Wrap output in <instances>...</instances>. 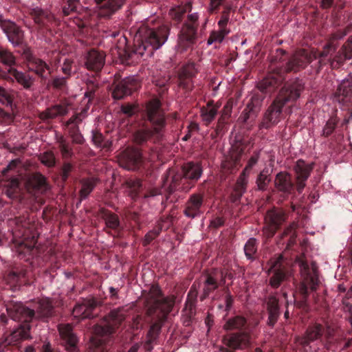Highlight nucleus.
Listing matches in <instances>:
<instances>
[{"label":"nucleus","instance_id":"f257e3e1","mask_svg":"<svg viewBox=\"0 0 352 352\" xmlns=\"http://www.w3.org/2000/svg\"><path fill=\"white\" fill-rule=\"evenodd\" d=\"M168 35L169 28L166 25L156 29L145 25H141L137 32L133 49L126 46V38L124 36L120 38V43L123 45V48L118 47L121 63L126 65H131L138 63L141 59H147L166 43Z\"/></svg>","mask_w":352,"mask_h":352},{"label":"nucleus","instance_id":"f03ea898","mask_svg":"<svg viewBox=\"0 0 352 352\" xmlns=\"http://www.w3.org/2000/svg\"><path fill=\"white\" fill-rule=\"evenodd\" d=\"M175 304L174 296H164L160 287L153 285L146 296V314L155 321L151 325L146 338L157 340L162 327Z\"/></svg>","mask_w":352,"mask_h":352},{"label":"nucleus","instance_id":"7ed1b4c3","mask_svg":"<svg viewBox=\"0 0 352 352\" xmlns=\"http://www.w3.org/2000/svg\"><path fill=\"white\" fill-rule=\"evenodd\" d=\"M144 120L142 126L133 134L134 142L142 145L148 141H160L164 135L166 122L158 99H153L147 103Z\"/></svg>","mask_w":352,"mask_h":352},{"label":"nucleus","instance_id":"20e7f679","mask_svg":"<svg viewBox=\"0 0 352 352\" xmlns=\"http://www.w3.org/2000/svg\"><path fill=\"white\" fill-rule=\"evenodd\" d=\"M305 89L302 80L296 78L287 82L280 89L278 94L265 112L258 127L269 129L276 125L283 115V108L287 102L296 101Z\"/></svg>","mask_w":352,"mask_h":352},{"label":"nucleus","instance_id":"39448f33","mask_svg":"<svg viewBox=\"0 0 352 352\" xmlns=\"http://www.w3.org/2000/svg\"><path fill=\"white\" fill-rule=\"evenodd\" d=\"M129 308L127 306L114 309L98 324L94 327V336L92 338V344L99 349L98 352H108L109 342L125 320Z\"/></svg>","mask_w":352,"mask_h":352},{"label":"nucleus","instance_id":"423d86ee","mask_svg":"<svg viewBox=\"0 0 352 352\" xmlns=\"http://www.w3.org/2000/svg\"><path fill=\"white\" fill-rule=\"evenodd\" d=\"M337 47L338 46L336 43L327 42L324 45L322 50L319 53L316 50L308 52L305 49L300 50L296 52L288 60L286 63L285 69L287 72H298L305 69L308 64L317 58H320L318 65L320 69L328 63V60H326L325 58L336 52Z\"/></svg>","mask_w":352,"mask_h":352},{"label":"nucleus","instance_id":"0eeeda50","mask_svg":"<svg viewBox=\"0 0 352 352\" xmlns=\"http://www.w3.org/2000/svg\"><path fill=\"white\" fill-rule=\"evenodd\" d=\"M202 174L203 167L201 163L195 162L184 163L182 166L181 171L172 175L167 187L168 193L172 194L175 191L188 192L195 186Z\"/></svg>","mask_w":352,"mask_h":352},{"label":"nucleus","instance_id":"6e6552de","mask_svg":"<svg viewBox=\"0 0 352 352\" xmlns=\"http://www.w3.org/2000/svg\"><path fill=\"white\" fill-rule=\"evenodd\" d=\"M302 281L300 283L298 290L300 295V299L295 301V305L302 310L308 309V298L309 289L311 292L316 291L320 283L318 279L317 266L312 263L309 266L307 261H301L299 263Z\"/></svg>","mask_w":352,"mask_h":352},{"label":"nucleus","instance_id":"1a4fd4ad","mask_svg":"<svg viewBox=\"0 0 352 352\" xmlns=\"http://www.w3.org/2000/svg\"><path fill=\"white\" fill-rule=\"evenodd\" d=\"M327 338L330 333L322 324L315 323L308 326L302 336H296V352H318L320 346L324 345L322 336Z\"/></svg>","mask_w":352,"mask_h":352},{"label":"nucleus","instance_id":"9d476101","mask_svg":"<svg viewBox=\"0 0 352 352\" xmlns=\"http://www.w3.org/2000/svg\"><path fill=\"white\" fill-rule=\"evenodd\" d=\"M29 14L36 25V30L39 34L47 36L52 33V28L56 25L55 16L49 10L39 7L30 8Z\"/></svg>","mask_w":352,"mask_h":352},{"label":"nucleus","instance_id":"9b49d317","mask_svg":"<svg viewBox=\"0 0 352 352\" xmlns=\"http://www.w3.org/2000/svg\"><path fill=\"white\" fill-rule=\"evenodd\" d=\"M197 13L188 15L187 20L184 23L179 34L178 44L182 50H186L196 41L199 25Z\"/></svg>","mask_w":352,"mask_h":352},{"label":"nucleus","instance_id":"f8f14e48","mask_svg":"<svg viewBox=\"0 0 352 352\" xmlns=\"http://www.w3.org/2000/svg\"><path fill=\"white\" fill-rule=\"evenodd\" d=\"M111 87L113 98L122 100L136 91L140 87V82L135 76H128L120 80H114Z\"/></svg>","mask_w":352,"mask_h":352},{"label":"nucleus","instance_id":"ddd939ff","mask_svg":"<svg viewBox=\"0 0 352 352\" xmlns=\"http://www.w3.org/2000/svg\"><path fill=\"white\" fill-rule=\"evenodd\" d=\"M6 308L10 318L25 324H29L36 316L34 309H30L21 302L9 300L6 303Z\"/></svg>","mask_w":352,"mask_h":352},{"label":"nucleus","instance_id":"4468645a","mask_svg":"<svg viewBox=\"0 0 352 352\" xmlns=\"http://www.w3.org/2000/svg\"><path fill=\"white\" fill-rule=\"evenodd\" d=\"M285 67L286 65L283 68L275 70L258 82L257 88L261 94H271L283 84L285 80L284 74L290 72H287Z\"/></svg>","mask_w":352,"mask_h":352},{"label":"nucleus","instance_id":"2eb2a0df","mask_svg":"<svg viewBox=\"0 0 352 352\" xmlns=\"http://www.w3.org/2000/svg\"><path fill=\"white\" fill-rule=\"evenodd\" d=\"M285 212L278 208H274L267 212L265 220L266 226L263 232L267 239L272 238L281 225L286 221Z\"/></svg>","mask_w":352,"mask_h":352},{"label":"nucleus","instance_id":"dca6fc26","mask_svg":"<svg viewBox=\"0 0 352 352\" xmlns=\"http://www.w3.org/2000/svg\"><path fill=\"white\" fill-rule=\"evenodd\" d=\"M119 163L120 166L126 170H138L143 167L144 160L140 149L129 148L121 153Z\"/></svg>","mask_w":352,"mask_h":352},{"label":"nucleus","instance_id":"f3484780","mask_svg":"<svg viewBox=\"0 0 352 352\" xmlns=\"http://www.w3.org/2000/svg\"><path fill=\"white\" fill-rule=\"evenodd\" d=\"M101 304L102 302L94 297L84 298L81 302L76 303L73 309L72 314L75 318L79 319L94 318L97 315L94 312L96 309Z\"/></svg>","mask_w":352,"mask_h":352},{"label":"nucleus","instance_id":"a211bd4d","mask_svg":"<svg viewBox=\"0 0 352 352\" xmlns=\"http://www.w3.org/2000/svg\"><path fill=\"white\" fill-rule=\"evenodd\" d=\"M268 274H272L269 280L270 285L274 289L279 287L281 283L286 279L288 274L287 268L283 263L282 256H279L278 258L270 261Z\"/></svg>","mask_w":352,"mask_h":352},{"label":"nucleus","instance_id":"6ab92c4d","mask_svg":"<svg viewBox=\"0 0 352 352\" xmlns=\"http://www.w3.org/2000/svg\"><path fill=\"white\" fill-rule=\"evenodd\" d=\"M205 199L201 193L190 195L185 204L184 214L190 219L200 217L205 211Z\"/></svg>","mask_w":352,"mask_h":352},{"label":"nucleus","instance_id":"aec40b11","mask_svg":"<svg viewBox=\"0 0 352 352\" xmlns=\"http://www.w3.org/2000/svg\"><path fill=\"white\" fill-rule=\"evenodd\" d=\"M58 330L62 340V344L67 352H81L78 346V339L69 324H60Z\"/></svg>","mask_w":352,"mask_h":352},{"label":"nucleus","instance_id":"412c9836","mask_svg":"<svg viewBox=\"0 0 352 352\" xmlns=\"http://www.w3.org/2000/svg\"><path fill=\"white\" fill-rule=\"evenodd\" d=\"M223 342L233 350H243L250 345V336L245 331L231 333L223 338Z\"/></svg>","mask_w":352,"mask_h":352},{"label":"nucleus","instance_id":"4be33fe9","mask_svg":"<svg viewBox=\"0 0 352 352\" xmlns=\"http://www.w3.org/2000/svg\"><path fill=\"white\" fill-rule=\"evenodd\" d=\"M0 26L6 34L8 41L14 46L24 43V32L16 23L10 21H0Z\"/></svg>","mask_w":352,"mask_h":352},{"label":"nucleus","instance_id":"5701e85b","mask_svg":"<svg viewBox=\"0 0 352 352\" xmlns=\"http://www.w3.org/2000/svg\"><path fill=\"white\" fill-rule=\"evenodd\" d=\"M274 186L283 199H286L294 191V184L292 175L287 172H279L274 179Z\"/></svg>","mask_w":352,"mask_h":352},{"label":"nucleus","instance_id":"b1692460","mask_svg":"<svg viewBox=\"0 0 352 352\" xmlns=\"http://www.w3.org/2000/svg\"><path fill=\"white\" fill-rule=\"evenodd\" d=\"M265 98V95L261 92L253 94L241 116L243 122H247L250 118L254 119L257 116Z\"/></svg>","mask_w":352,"mask_h":352},{"label":"nucleus","instance_id":"393cba45","mask_svg":"<svg viewBox=\"0 0 352 352\" xmlns=\"http://www.w3.org/2000/svg\"><path fill=\"white\" fill-rule=\"evenodd\" d=\"M27 60L29 70L33 72L42 80L45 81L48 78V76L51 74L50 65L43 60L32 54L28 55Z\"/></svg>","mask_w":352,"mask_h":352},{"label":"nucleus","instance_id":"a878e982","mask_svg":"<svg viewBox=\"0 0 352 352\" xmlns=\"http://www.w3.org/2000/svg\"><path fill=\"white\" fill-rule=\"evenodd\" d=\"M30 325L29 324H20L17 329L12 331L9 335L1 337L0 344L15 345L30 338Z\"/></svg>","mask_w":352,"mask_h":352},{"label":"nucleus","instance_id":"bb28decb","mask_svg":"<svg viewBox=\"0 0 352 352\" xmlns=\"http://www.w3.org/2000/svg\"><path fill=\"white\" fill-rule=\"evenodd\" d=\"M313 169V166L299 160L294 166V170L296 174V189L301 193L305 187V182L309 178Z\"/></svg>","mask_w":352,"mask_h":352},{"label":"nucleus","instance_id":"cd10ccee","mask_svg":"<svg viewBox=\"0 0 352 352\" xmlns=\"http://www.w3.org/2000/svg\"><path fill=\"white\" fill-rule=\"evenodd\" d=\"M204 278L202 294L199 296L201 301L206 300L212 292L217 289L220 285H222V284H220L219 280L217 269H213L210 272L207 273L204 276Z\"/></svg>","mask_w":352,"mask_h":352},{"label":"nucleus","instance_id":"c85d7f7f","mask_svg":"<svg viewBox=\"0 0 352 352\" xmlns=\"http://www.w3.org/2000/svg\"><path fill=\"white\" fill-rule=\"evenodd\" d=\"M105 54L95 49L89 50L85 56V66L94 72L100 71L104 65Z\"/></svg>","mask_w":352,"mask_h":352},{"label":"nucleus","instance_id":"c756f323","mask_svg":"<svg viewBox=\"0 0 352 352\" xmlns=\"http://www.w3.org/2000/svg\"><path fill=\"white\" fill-rule=\"evenodd\" d=\"M99 9V14L102 17H109L120 9L125 0H94Z\"/></svg>","mask_w":352,"mask_h":352},{"label":"nucleus","instance_id":"7c9ffc66","mask_svg":"<svg viewBox=\"0 0 352 352\" xmlns=\"http://www.w3.org/2000/svg\"><path fill=\"white\" fill-rule=\"evenodd\" d=\"M352 96V76H349L342 80L333 94L335 101L344 104L349 101Z\"/></svg>","mask_w":352,"mask_h":352},{"label":"nucleus","instance_id":"2f4dec72","mask_svg":"<svg viewBox=\"0 0 352 352\" xmlns=\"http://www.w3.org/2000/svg\"><path fill=\"white\" fill-rule=\"evenodd\" d=\"M266 309L268 314L267 324L273 328L280 315L278 299L275 296H268L266 300Z\"/></svg>","mask_w":352,"mask_h":352},{"label":"nucleus","instance_id":"473e14b6","mask_svg":"<svg viewBox=\"0 0 352 352\" xmlns=\"http://www.w3.org/2000/svg\"><path fill=\"white\" fill-rule=\"evenodd\" d=\"M27 270L23 268H14L5 276V280L13 290L17 289L21 285L26 284Z\"/></svg>","mask_w":352,"mask_h":352},{"label":"nucleus","instance_id":"72a5a7b5","mask_svg":"<svg viewBox=\"0 0 352 352\" xmlns=\"http://www.w3.org/2000/svg\"><path fill=\"white\" fill-rule=\"evenodd\" d=\"M14 248L20 256L25 257L31 254L36 244L34 237L29 239L28 237L23 236L22 238L16 239V236L13 239Z\"/></svg>","mask_w":352,"mask_h":352},{"label":"nucleus","instance_id":"f704fd0d","mask_svg":"<svg viewBox=\"0 0 352 352\" xmlns=\"http://www.w3.org/2000/svg\"><path fill=\"white\" fill-rule=\"evenodd\" d=\"M69 112L67 105L57 104L47 108L45 111L41 112L38 118L45 122L49 120H53L58 117L66 116Z\"/></svg>","mask_w":352,"mask_h":352},{"label":"nucleus","instance_id":"c9c22d12","mask_svg":"<svg viewBox=\"0 0 352 352\" xmlns=\"http://www.w3.org/2000/svg\"><path fill=\"white\" fill-rule=\"evenodd\" d=\"M98 212L100 217L104 221L107 228L114 230L118 234L122 230V228L118 214L104 208H101Z\"/></svg>","mask_w":352,"mask_h":352},{"label":"nucleus","instance_id":"e433bc0d","mask_svg":"<svg viewBox=\"0 0 352 352\" xmlns=\"http://www.w3.org/2000/svg\"><path fill=\"white\" fill-rule=\"evenodd\" d=\"M36 316L34 318L41 320H47L54 314V307L50 298H43L40 300L35 307Z\"/></svg>","mask_w":352,"mask_h":352},{"label":"nucleus","instance_id":"4c0bfd02","mask_svg":"<svg viewBox=\"0 0 352 352\" xmlns=\"http://www.w3.org/2000/svg\"><path fill=\"white\" fill-rule=\"evenodd\" d=\"M221 103L214 102V100H209L206 107L201 109V118L206 126H209L215 119L219 112Z\"/></svg>","mask_w":352,"mask_h":352},{"label":"nucleus","instance_id":"58836bf2","mask_svg":"<svg viewBox=\"0 0 352 352\" xmlns=\"http://www.w3.org/2000/svg\"><path fill=\"white\" fill-rule=\"evenodd\" d=\"M56 142L64 160H68L74 156L73 144L68 139L62 135L56 134Z\"/></svg>","mask_w":352,"mask_h":352},{"label":"nucleus","instance_id":"ea45409f","mask_svg":"<svg viewBox=\"0 0 352 352\" xmlns=\"http://www.w3.org/2000/svg\"><path fill=\"white\" fill-rule=\"evenodd\" d=\"M8 72L25 89H30L34 82V78L28 73L18 71L13 67L10 68Z\"/></svg>","mask_w":352,"mask_h":352},{"label":"nucleus","instance_id":"a19ab883","mask_svg":"<svg viewBox=\"0 0 352 352\" xmlns=\"http://www.w3.org/2000/svg\"><path fill=\"white\" fill-rule=\"evenodd\" d=\"M197 294L196 286L193 284L188 293L184 308L190 319L195 314Z\"/></svg>","mask_w":352,"mask_h":352},{"label":"nucleus","instance_id":"79ce46f5","mask_svg":"<svg viewBox=\"0 0 352 352\" xmlns=\"http://www.w3.org/2000/svg\"><path fill=\"white\" fill-rule=\"evenodd\" d=\"M98 179L96 177L82 178L80 180L81 189L79 191L80 200L86 199L94 189Z\"/></svg>","mask_w":352,"mask_h":352},{"label":"nucleus","instance_id":"37998d69","mask_svg":"<svg viewBox=\"0 0 352 352\" xmlns=\"http://www.w3.org/2000/svg\"><path fill=\"white\" fill-rule=\"evenodd\" d=\"M247 325V320L242 316H236L229 318L225 324L223 329L226 331L232 330H244Z\"/></svg>","mask_w":352,"mask_h":352},{"label":"nucleus","instance_id":"c03bdc74","mask_svg":"<svg viewBox=\"0 0 352 352\" xmlns=\"http://www.w3.org/2000/svg\"><path fill=\"white\" fill-rule=\"evenodd\" d=\"M192 9V4L190 1H187L184 6H178L173 8L169 11V15L175 22L179 23L185 13L190 12Z\"/></svg>","mask_w":352,"mask_h":352},{"label":"nucleus","instance_id":"a18cd8bd","mask_svg":"<svg viewBox=\"0 0 352 352\" xmlns=\"http://www.w3.org/2000/svg\"><path fill=\"white\" fill-rule=\"evenodd\" d=\"M258 242L255 238L249 239L245 243L243 250L247 259L253 261L256 259L258 250Z\"/></svg>","mask_w":352,"mask_h":352},{"label":"nucleus","instance_id":"49530a36","mask_svg":"<svg viewBox=\"0 0 352 352\" xmlns=\"http://www.w3.org/2000/svg\"><path fill=\"white\" fill-rule=\"evenodd\" d=\"M91 141L97 147L109 150L112 146V142L109 140H105L103 135L96 130L92 131Z\"/></svg>","mask_w":352,"mask_h":352},{"label":"nucleus","instance_id":"de8ad7c7","mask_svg":"<svg viewBox=\"0 0 352 352\" xmlns=\"http://www.w3.org/2000/svg\"><path fill=\"white\" fill-rule=\"evenodd\" d=\"M99 89V84L94 79H89L86 81V91L85 92V98H87V104L91 103L96 98V94Z\"/></svg>","mask_w":352,"mask_h":352},{"label":"nucleus","instance_id":"09e8293b","mask_svg":"<svg viewBox=\"0 0 352 352\" xmlns=\"http://www.w3.org/2000/svg\"><path fill=\"white\" fill-rule=\"evenodd\" d=\"M271 182L270 173L267 168H265L258 175L256 184L258 190L265 191L267 190Z\"/></svg>","mask_w":352,"mask_h":352},{"label":"nucleus","instance_id":"8fccbe9b","mask_svg":"<svg viewBox=\"0 0 352 352\" xmlns=\"http://www.w3.org/2000/svg\"><path fill=\"white\" fill-rule=\"evenodd\" d=\"M19 180L16 177H12L7 181L5 193L10 198H15L19 192Z\"/></svg>","mask_w":352,"mask_h":352},{"label":"nucleus","instance_id":"3c124183","mask_svg":"<svg viewBox=\"0 0 352 352\" xmlns=\"http://www.w3.org/2000/svg\"><path fill=\"white\" fill-rule=\"evenodd\" d=\"M80 6V0H63L62 7L63 15L69 16L77 13Z\"/></svg>","mask_w":352,"mask_h":352},{"label":"nucleus","instance_id":"603ef678","mask_svg":"<svg viewBox=\"0 0 352 352\" xmlns=\"http://www.w3.org/2000/svg\"><path fill=\"white\" fill-rule=\"evenodd\" d=\"M29 182L35 190H45L47 188L46 179L41 173L33 174L30 177Z\"/></svg>","mask_w":352,"mask_h":352},{"label":"nucleus","instance_id":"864d4df0","mask_svg":"<svg viewBox=\"0 0 352 352\" xmlns=\"http://www.w3.org/2000/svg\"><path fill=\"white\" fill-rule=\"evenodd\" d=\"M0 63L12 67L16 64V58L9 50L0 46Z\"/></svg>","mask_w":352,"mask_h":352},{"label":"nucleus","instance_id":"5fc2aeb1","mask_svg":"<svg viewBox=\"0 0 352 352\" xmlns=\"http://www.w3.org/2000/svg\"><path fill=\"white\" fill-rule=\"evenodd\" d=\"M229 29H223V28H219L218 31H212L210 33V35L208 39V44L211 45L212 43L214 42H217L219 43H221L226 36H227L230 33Z\"/></svg>","mask_w":352,"mask_h":352},{"label":"nucleus","instance_id":"6e6d98bb","mask_svg":"<svg viewBox=\"0 0 352 352\" xmlns=\"http://www.w3.org/2000/svg\"><path fill=\"white\" fill-rule=\"evenodd\" d=\"M68 133L72 140V144H82L85 142V139L80 132L78 125L69 127Z\"/></svg>","mask_w":352,"mask_h":352},{"label":"nucleus","instance_id":"4d7b16f0","mask_svg":"<svg viewBox=\"0 0 352 352\" xmlns=\"http://www.w3.org/2000/svg\"><path fill=\"white\" fill-rule=\"evenodd\" d=\"M338 118L336 116L331 117L326 122L323 130L322 135L327 138L330 136L334 131L338 123Z\"/></svg>","mask_w":352,"mask_h":352},{"label":"nucleus","instance_id":"13d9d810","mask_svg":"<svg viewBox=\"0 0 352 352\" xmlns=\"http://www.w3.org/2000/svg\"><path fill=\"white\" fill-rule=\"evenodd\" d=\"M13 96L5 88L0 87V103L2 105L12 107Z\"/></svg>","mask_w":352,"mask_h":352},{"label":"nucleus","instance_id":"bf43d9fd","mask_svg":"<svg viewBox=\"0 0 352 352\" xmlns=\"http://www.w3.org/2000/svg\"><path fill=\"white\" fill-rule=\"evenodd\" d=\"M349 60L346 58L343 53L340 50L333 58H328V63L332 68H335L337 66H340L344 64L345 60Z\"/></svg>","mask_w":352,"mask_h":352},{"label":"nucleus","instance_id":"052dcab7","mask_svg":"<svg viewBox=\"0 0 352 352\" xmlns=\"http://www.w3.org/2000/svg\"><path fill=\"white\" fill-rule=\"evenodd\" d=\"M40 160L42 164L48 167H54L55 166L56 158L52 151L44 152L41 155Z\"/></svg>","mask_w":352,"mask_h":352},{"label":"nucleus","instance_id":"680f3d73","mask_svg":"<svg viewBox=\"0 0 352 352\" xmlns=\"http://www.w3.org/2000/svg\"><path fill=\"white\" fill-rule=\"evenodd\" d=\"M248 175H243V173H241L239 177L238 178L236 183L235 184L234 188L233 190L236 191L238 192H241L244 194L246 191L247 185H248Z\"/></svg>","mask_w":352,"mask_h":352},{"label":"nucleus","instance_id":"e2e57ef3","mask_svg":"<svg viewBox=\"0 0 352 352\" xmlns=\"http://www.w3.org/2000/svg\"><path fill=\"white\" fill-rule=\"evenodd\" d=\"M74 170L72 164L68 162H65L60 169V177L63 182H65L69 177L71 173Z\"/></svg>","mask_w":352,"mask_h":352},{"label":"nucleus","instance_id":"0e129e2a","mask_svg":"<svg viewBox=\"0 0 352 352\" xmlns=\"http://www.w3.org/2000/svg\"><path fill=\"white\" fill-rule=\"evenodd\" d=\"M350 29L351 28L348 26L344 30H338L336 32L332 33L329 36L328 42H332L333 43H335V41L343 38L349 33Z\"/></svg>","mask_w":352,"mask_h":352},{"label":"nucleus","instance_id":"69168bd1","mask_svg":"<svg viewBox=\"0 0 352 352\" xmlns=\"http://www.w3.org/2000/svg\"><path fill=\"white\" fill-rule=\"evenodd\" d=\"M258 159H259V153L254 152V154L249 159L247 165L245 166V168L242 171V173H243V175L245 174L247 175H249L252 168L257 163Z\"/></svg>","mask_w":352,"mask_h":352},{"label":"nucleus","instance_id":"338daca9","mask_svg":"<svg viewBox=\"0 0 352 352\" xmlns=\"http://www.w3.org/2000/svg\"><path fill=\"white\" fill-rule=\"evenodd\" d=\"M126 185L131 190L132 193L134 194V196H138V190L142 187L141 180L139 179H130L126 182Z\"/></svg>","mask_w":352,"mask_h":352},{"label":"nucleus","instance_id":"774afa93","mask_svg":"<svg viewBox=\"0 0 352 352\" xmlns=\"http://www.w3.org/2000/svg\"><path fill=\"white\" fill-rule=\"evenodd\" d=\"M182 76L192 78L197 74V70L195 67L194 64H189L183 67L182 70L179 73Z\"/></svg>","mask_w":352,"mask_h":352}]
</instances>
